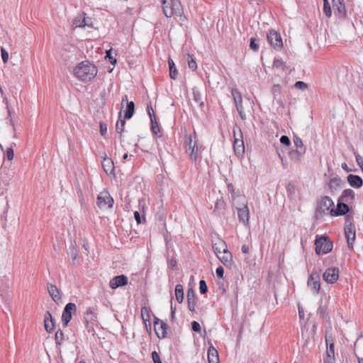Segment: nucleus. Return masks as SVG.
I'll return each instance as SVG.
<instances>
[{
	"mask_svg": "<svg viewBox=\"0 0 363 363\" xmlns=\"http://www.w3.org/2000/svg\"><path fill=\"white\" fill-rule=\"evenodd\" d=\"M98 73L96 66L89 62L84 60L78 63L73 70L74 76L82 82H90L94 79Z\"/></svg>",
	"mask_w": 363,
	"mask_h": 363,
	"instance_id": "nucleus-1",
	"label": "nucleus"
},
{
	"mask_svg": "<svg viewBox=\"0 0 363 363\" xmlns=\"http://www.w3.org/2000/svg\"><path fill=\"white\" fill-rule=\"evenodd\" d=\"M184 149L193 162H196L200 160L202 147L198 145L197 135L195 130H194L193 134L186 133L184 135Z\"/></svg>",
	"mask_w": 363,
	"mask_h": 363,
	"instance_id": "nucleus-2",
	"label": "nucleus"
},
{
	"mask_svg": "<svg viewBox=\"0 0 363 363\" xmlns=\"http://www.w3.org/2000/svg\"><path fill=\"white\" fill-rule=\"evenodd\" d=\"M163 13L167 18L174 16H181L183 13V7L180 0H160Z\"/></svg>",
	"mask_w": 363,
	"mask_h": 363,
	"instance_id": "nucleus-3",
	"label": "nucleus"
},
{
	"mask_svg": "<svg viewBox=\"0 0 363 363\" xmlns=\"http://www.w3.org/2000/svg\"><path fill=\"white\" fill-rule=\"evenodd\" d=\"M315 252L318 255H324L330 252L333 250V242L327 237L322 236L315 240Z\"/></svg>",
	"mask_w": 363,
	"mask_h": 363,
	"instance_id": "nucleus-4",
	"label": "nucleus"
},
{
	"mask_svg": "<svg viewBox=\"0 0 363 363\" xmlns=\"http://www.w3.org/2000/svg\"><path fill=\"white\" fill-rule=\"evenodd\" d=\"M96 203L101 209L109 208L113 206V199L107 190H103L97 196Z\"/></svg>",
	"mask_w": 363,
	"mask_h": 363,
	"instance_id": "nucleus-5",
	"label": "nucleus"
},
{
	"mask_svg": "<svg viewBox=\"0 0 363 363\" xmlns=\"http://www.w3.org/2000/svg\"><path fill=\"white\" fill-rule=\"evenodd\" d=\"M335 206L333 200L329 196H323L318 206V211L324 215H330L333 213Z\"/></svg>",
	"mask_w": 363,
	"mask_h": 363,
	"instance_id": "nucleus-6",
	"label": "nucleus"
},
{
	"mask_svg": "<svg viewBox=\"0 0 363 363\" xmlns=\"http://www.w3.org/2000/svg\"><path fill=\"white\" fill-rule=\"evenodd\" d=\"M238 133H237L235 130H233L234 134V141H233V150L235 154L240 157L245 152V145L242 140V135L241 133V130L240 128L238 129Z\"/></svg>",
	"mask_w": 363,
	"mask_h": 363,
	"instance_id": "nucleus-7",
	"label": "nucleus"
},
{
	"mask_svg": "<svg viewBox=\"0 0 363 363\" xmlns=\"http://www.w3.org/2000/svg\"><path fill=\"white\" fill-rule=\"evenodd\" d=\"M268 43L274 50H281L283 48V42L281 35L274 30H270L267 34Z\"/></svg>",
	"mask_w": 363,
	"mask_h": 363,
	"instance_id": "nucleus-8",
	"label": "nucleus"
},
{
	"mask_svg": "<svg viewBox=\"0 0 363 363\" xmlns=\"http://www.w3.org/2000/svg\"><path fill=\"white\" fill-rule=\"evenodd\" d=\"M344 231L349 248L353 249L354 242L356 238L355 226L352 223H346Z\"/></svg>",
	"mask_w": 363,
	"mask_h": 363,
	"instance_id": "nucleus-9",
	"label": "nucleus"
},
{
	"mask_svg": "<svg viewBox=\"0 0 363 363\" xmlns=\"http://www.w3.org/2000/svg\"><path fill=\"white\" fill-rule=\"evenodd\" d=\"M77 307L74 303H67L62 312V322L64 327H67L72 319V313L76 311Z\"/></svg>",
	"mask_w": 363,
	"mask_h": 363,
	"instance_id": "nucleus-10",
	"label": "nucleus"
},
{
	"mask_svg": "<svg viewBox=\"0 0 363 363\" xmlns=\"http://www.w3.org/2000/svg\"><path fill=\"white\" fill-rule=\"evenodd\" d=\"M339 269L335 267L328 268L323 273V277L325 281L328 284L335 283L339 278Z\"/></svg>",
	"mask_w": 363,
	"mask_h": 363,
	"instance_id": "nucleus-11",
	"label": "nucleus"
},
{
	"mask_svg": "<svg viewBox=\"0 0 363 363\" xmlns=\"http://www.w3.org/2000/svg\"><path fill=\"white\" fill-rule=\"evenodd\" d=\"M307 284L315 294H318L320 289L319 275L315 273H312L308 279Z\"/></svg>",
	"mask_w": 363,
	"mask_h": 363,
	"instance_id": "nucleus-12",
	"label": "nucleus"
},
{
	"mask_svg": "<svg viewBox=\"0 0 363 363\" xmlns=\"http://www.w3.org/2000/svg\"><path fill=\"white\" fill-rule=\"evenodd\" d=\"M48 291L53 301H55L57 304H59L62 302V293L56 285L48 284Z\"/></svg>",
	"mask_w": 363,
	"mask_h": 363,
	"instance_id": "nucleus-13",
	"label": "nucleus"
},
{
	"mask_svg": "<svg viewBox=\"0 0 363 363\" xmlns=\"http://www.w3.org/2000/svg\"><path fill=\"white\" fill-rule=\"evenodd\" d=\"M85 13L78 15L73 21V25L75 28H84L86 26L93 27L91 18H86Z\"/></svg>",
	"mask_w": 363,
	"mask_h": 363,
	"instance_id": "nucleus-14",
	"label": "nucleus"
},
{
	"mask_svg": "<svg viewBox=\"0 0 363 363\" xmlns=\"http://www.w3.org/2000/svg\"><path fill=\"white\" fill-rule=\"evenodd\" d=\"M128 284V277L123 274L116 276L109 281V286L112 289H117L120 286H125Z\"/></svg>",
	"mask_w": 363,
	"mask_h": 363,
	"instance_id": "nucleus-15",
	"label": "nucleus"
},
{
	"mask_svg": "<svg viewBox=\"0 0 363 363\" xmlns=\"http://www.w3.org/2000/svg\"><path fill=\"white\" fill-rule=\"evenodd\" d=\"M216 257L225 267L231 268L233 265V255L228 250L217 255Z\"/></svg>",
	"mask_w": 363,
	"mask_h": 363,
	"instance_id": "nucleus-16",
	"label": "nucleus"
},
{
	"mask_svg": "<svg viewBox=\"0 0 363 363\" xmlns=\"http://www.w3.org/2000/svg\"><path fill=\"white\" fill-rule=\"evenodd\" d=\"M155 331L159 338H164L167 334V325L160 320H157L154 323Z\"/></svg>",
	"mask_w": 363,
	"mask_h": 363,
	"instance_id": "nucleus-17",
	"label": "nucleus"
},
{
	"mask_svg": "<svg viewBox=\"0 0 363 363\" xmlns=\"http://www.w3.org/2000/svg\"><path fill=\"white\" fill-rule=\"evenodd\" d=\"M212 246L216 255L228 250L226 242L219 238L213 240Z\"/></svg>",
	"mask_w": 363,
	"mask_h": 363,
	"instance_id": "nucleus-18",
	"label": "nucleus"
},
{
	"mask_svg": "<svg viewBox=\"0 0 363 363\" xmlns=\"http://www.w3.org/2000/svg\"><path fill=\"white\" fill-rule=\"evenodd\" d=\"M238 216L240 222L244 225L248 224L250 211L247 203H243L242 207L238 208Z\"/></svg>",
	"mask_w": 363,
	"mask_h": 363,
	"instance_id": "nucleus-19",
	"label": "nucleus"
},
{
	"mask_svg": "<svg viewBox=\"0 0 363 363\" xmlns=\"http://www.w3.org/2000/svg\"><path fill=\"white\" fill-rule=\"evenodd\" d=\"M333 6L335 9V12H337L340 17H346L347 11L344 0H333Z\"/></svg>",
	"mask_w": 363,
	"mask_h": 363,
	"instance_id": "nucleus-20",
	"label": "nucleus"
},
{
	"mask_svg": "<svg viewBox=\"0 0 363 363\" xmlns=\"http://www.w3.org/2000/svg\"><path fill=\"white\" fill-rule=\"evenodd\" d=\"M187 302L189 309L194 312L196 306V295L194 289H189L187 291Z\"/></svg>",
	"mask_w": 363,
	"mask_h": 363,
	"instance_id": "nucleus-21",
	"label": "nucleus"
},
{
	"mask_svg": "<svg viewBox=\"0 0 363 363\" xmlns=\"http://www.w3.org/2000/svg\"><path fill=\"white\" fill-rule=\"evenodd\" d=\"M102 167L108 175L114 174V164L112 159L105 156L102 161Z\"/></svg>",
	"mask_w": 363,
	"mask_h": 363,
	"instance_id": "nucleus-22",
	"label": "nucleus"
},
{
	"mask_svg": "<svg viewBox=\"0 0 363 363\" xmlns=\"http://www.w3.org/2000/svg\"><path fill=\"white\" fill-rule=\"evenodd\" d=\"M84 322L86 323V327H88L89 324L94 323L97 320V313L93 308H87L84 313Z\"/></svg>",
	"mask_w": 363,
	"mask_h": 363,
	"instance_id": "nucleus-23",
	"label": "nucleus"
},
{
	"mask_svg": "<svg viewBox=\"0 0 363 363\" xmlns=\"http://www.w3.org/2000/svg\"><path fill=\"white\" fill-rule=\"evenodd\" d=\"M45 329L48 333H52L55 328L54 320L51 313L47 311L45 315L44 320Z\"/></svg>",
	"mask_w": 363,
	"mask_h": 363,
	"instance_id": "nucleus-24",
	"label": "nucleus"
},
{
	"mask_svg": "<svg viewBox=\"0 0 363 363\" xmlns=\"http://www.w3.org/2000/svg\"><path fill=\"white\" fill-rule=\"evenodd\" d=\"M208 363H219V357L217 350L213 347H209L208 350Z\"/></svg>",
	"mask_w": 363,
	"mask_h": 363,
	"instance_id": "nucleus-25",
	"label": "nucleus"
},
{
	"mask_svg": "<svg viewBox=\"0 0 363 363\" xmlns=\"http://www.w3.org/2000/svg\"><path fill=\"white\" fill-rule=\"evenodd\" d=\"M349 211V207L347 204L344 203H338L337 205V208H334L333 213H332V216H337L341 215H345Z\"/></svg>",
	"mask_w": 363,
	"mask_h": 363,
	"instance_id": "nucleus-26",
	"label": "nucleus"
},
{
	"mask_svg": "<svg viewBox=\"0 0 363 363\" xmlns=\"http://www.w3.org/2000/svg\"><path fill=\"white\" fill-rule=\"evenodd\" d=\"M347 181L350 185L354 188H359L362 185V179L357 175L350 174L347 177Z\"/></svg>",
	"mask_w": 363,
	"mask_h": 363,
	"instance_id": "nucleus-27",
	"label": "nucleus"
},
{
	"mask_svg": "<svg viewBox=\"0 0 363 363\" xmlns=\"http://www.w3.org/2000/svg\"><path fill=\"white\" fill-rule=\"evenodd\" d=\"M151 130L158 138L162 137V133L157 121L156 116H151Z\"/></svg>",
	"mask_w": 363,
	"mask_h": 363,
	"instance_id": "nucleus-28",
	"label": "nucleus"
},
{
	"mask_svg": "<svg viewBox=\"0 0 363 363\" xmlns=\"http://www.w3.org/2000/svg\"><path fill=\"white\" fill-rule=\"evenodd\" d=\"M225 209V203L223 199H218L216 201L213 213L218 215L223 214Z\"/></svg>",
	"mask_w": 363,
	"mask_h": 363,
	"instance_id": "nucleus-29",
	"label": "nucleus"
},
{
	"mask_svg": "<svg viewBox=\"0 0 363 363\" xmlns=\"http://www.w3.org/2000/svg\"><path fill=\"white\" fill-rule=\"evenodd\" d=\"M175 297L178 303H182L184 301V287L178 284L175 286Z\"/></svg>",
	"mask_w": 363,
	"mask_h": 363,
	"instance_id": "nucleus-30",
	"label": "nucleus"
},
{
	"mask_svg": "<svg viewBox=\"0 0 363 363\" xmlns=\"http://www.w3.org/2000/svg\"><path fill=\"white\" fill-rule=\"evenodd\" d=\"M168 65L169 69V76L172 79H175L177 78L178 72L176 69L174 62L171 58H169L168 60Z\"/></svg>",
	"mask_w": 363,
	"mask_h": 363,
	"instance_id": "nucleus-31",
	"label": "nucleus"
},
{
	"mask_svg": "<svg viewBox=\"0 0 363 363\" xmlns=\"http://www.w3.org/2000/svg\"><path fill=\"white\" fill-rule=\"evenodd\" d=\"M134 110H135V104H134L133 101L128 102L127 104V108H126V111H125V116H124L125 118H127V119L130 118L133 115Z\"/></svg>",
	"mask_w": 363,
	"mask_h": 363,
	"instance_id": "nucleus-32",
	"label": "nucleus"
},
{
	"mask_svg": "<svg viewBox=\"0 0 363 363\" xmlns=\"http://www.w3.org/2000/svg\"><path fill=\"white\" fill-rule=\"evenodd\" d=\"M233 99L235 101V105L242 104V99L241 94L236 89H233L231 91Z\"/></svg>",
	"mask_w": 363,
	"mask_h": 363,
	"instance_id": "nucleus-33",
	"label": "nucleus"
},
{
	"mask_svg": "<svg viewBox=\"0 0 363 363\" xmlns=\"http://www.w3.org/2000/svg\"><path fill=\"white\" fill-rule=\"evenodd\" d=\"M125 125V120H119V121H118L117 123H116V132L118 133H119L120 135H121L122 133L124 130Z\"/></svg>",
	"mask_w": 363,
	"mask_h": 363,
	"instance_id": "nucleus-34",
	"label": "nucleus"
},
{
	"mask_svg": "<svg viewBox=\"0 0 363 363\" xmlns=\"http://www.w3.org/2000/svg\"><path fill=\"white\" fill-rule=\"evenodd\" d=\"M188 66L193 71L197 69V64L191 55H188Z\"/></svg>",
	"mask_w": 363,
	"mask_h": 363,
	"instance_id": "nucleus-35",
	"label": "nucleus"
},
{
	"mask_svg": "<svg viewBox=\"0 0 363 363\" xmlns=\"http://www.w3.org/2000/svg\"><path fill=\"white\" fill-rule=\"evenodd\" d=\"M64 334L62 330H58L55 335V342L57 344L60 345L61 344L62 341L64 339Z\"/></svg>",
	"mask_w": 363,
	"mask_h": 363,
	"instance_id": "nucleus-36",
	"label": "nucleus"
},
{
	"mask_svg": "<svg viewBox=\"0 0 363 363\" xmlns=\"http://www.w3.org/2000/svg\"><path fill=\"white\" fill-rule=\"evenodd\" d=\"M273 67L277 69H284L285 67V64L281 60L275 59L273 62Z\"/></svg>",
	"mask_w": 363,
	"mask_h": 363,
	"instance_id": "nucleus-37",
	"label": "nucleus"
},
{
	"mask_svg": "<svg viewBox=\"0 0 363 363\" xmlns=\"http://www.w3.org/2000/svg\"><path fill=\"white\" fill-rule=\"evenodd\" d=\"M294 143L296 148L303 149V151L305 150L303 140L299 137H295L294 138Z\"/></svg>",
	"mask_w": 363,
	"mask_h": 363,
	"instance_id": "nucleus-38",
	"label": "nucleus"
},
{
	"mask_svg": "<svg viewBox=\"0 0 363 363\" xmlns=\"http://www.w3.org/2000/svg\"><path fill=\"white\" fill-rule=\"evenodd\" d=\"M236 108L240 114V118L242 120H245L246 119V113L243 109L242 104H237Z\"/></svg>",
	"mask_w": 363,
	"mask_h": 363,
	"instance_id": "nucleus-39",
	"label": "nucleus"
},
{
	"mask_svg": "<svg viewBox=\"0 0 363 363\" xmlns=\"http://www.w3.org/2000/svg\"><path fill=\"white\" fill-rule=\"evenodd\" d=\"M330 356L335 357V345H334V343L333 341L329 345V347L327 350L325 357H330Z\"/></svg>",
	"mask_w": 363,
	"mask_h": 363,
	"instance_id": "nucleus-40",
	"label": "nucleus"
},
{
	"mask_svg": "<svg viewBox=\"0 0 363 363\" xmlns=\"http://www.w3.org/2000/svg\"><path fill=\"white\" fill-rule=\"evenodd\" d=\"M294 87L298 89L305 90L308 89V85L303 82L298 81L294 84Z\"/></svg>",
	"mask_w": 363,
	"mask_h": 363,
	"instance_id": "nucleus-41",
	"label": "nucleus"
},
{
	"mask_svg": "<svg viewBox=\"0 0 363 363\" xmlns=\"http://www.w3.org/2000/svg\"><path fill=\"white\" fill-rule=\"evenodd\" d=\"M323 12L328 17H330L332 15V11L331 8L330 6L329 3H324L323 4Z\"/></svg>",
	"mask_w": 363,
	"mask_h": 363,
	"instance_id": "nucleus-42",
	"label": "nucleus"
},
{
	"mask_svg": "<svg viewBox=\"0 0 363 363\" xmlns=\"http://www.w3.org/2000/svg\"><path fill=\"white\" fill-rule=\"evenodd\" d=\"M207 289H208V287H207L206 281L204 280H201L199 281V290H200V292L201 294H205V293H206Z\"/></svg>",
	"mask_w": 363,
	"mask_h": 363,
	"instance_id": "nucleus-43",
	"label": "nucleus"
},
{
	"mask_svg": "<svg viewBox=\"0 0 363 363\" xmlns=\"http://www.w3.org/2000/svg\"><path fill=\"white\" fill-rule=\"evenodd\" d=\"M250 41V48L254 51H257L259 49V45L256 43V39L254 38H251Z\"/></svg>",
	"mask_w": 363,
	"mask_h": 363,
	"instance_id": "nucleus-44",
	"label": "nucleus"
},
{
	"mask_svg": "<svg viewBox=\"0 0 363 363\" xmlns=\"http://www.w3.org/2000/svg\"><path fill=\"white\" fill-rule=\"evenodd\" d=\"M1 58L4 63H7L9 61V53L6 52V50L4 48H1Z\"/></svg>",
	"mask_w": 363,
	"mask_h": 363,
	"instance_id": "nucleus-45",
	"label": "nucleus"
},
{
	"mask_svg": "<svg viewBox=\"0 0 363 363\" xmlns=\"http://www.w3.org/2000/svg\"><path fill=\"white\" fill-rule=\"evenodd\" d=\"M280 143L285 145V146H289L291 144V141L286 135H282L280 138Z\"/></svg>",
	"mask_w": 363,
	"mask_h": 363,
	"instance_id": "nucleus-46",
	"label": "nucleus"
},
{
	"mask_svg": "<svg viewBox=\"0 0 363 363\" xmlns=\"http://www.w3.org/2000/svg\"><path fill=\"white\" fill-rule=\"evenodd\" d=\"M6 157L9 160H13L14 157V152L13 148L10 147L6 150Z\"/></svg>",
	"mask_w": 363,
	"mask_h": 363,
	"instance_id": "nucleus-47",
	"label": "nucleus"
},
{
	"mask_svg": "<svg viewBox=\"0 0 363 363\" xmlns=\"http://www.w3.org/2000/svg\"><path fill=\"white\" fill-rule=\"evenodd\" d=\"M152 358L154 363H162L160 357L157 352L154 351L152 352Z\"/></svg>",
	"mask_w": 363,
	"mask_h": 363,
	"instance_id": "nucleus-48",
	"label": "nucleus"
},
{
	"mask_svg": "<svg viewBox=\"0 0 363 363\" xmlns=\"http://www.w3.org/2000/svg\"><path fill=\"white\" fill-rule=\"evenodd\" d=\"M191 328L192 330L195 332H200L201 331V326L200 324L196 321H193L191 323Z\"/></svg>",
	"mask_w": 363,
	"mask_h": 363,
	"instance_id": "nucleus-49",
	"label": "nucleus"
},
{
	"mask_svg": "<svg viewBox=\"0 0 363 363\" xmlns=\"http://www.w3.org/2000/svg\"><path fill=\"white\" fill-rule=\"evenodd\" d=\"M216 272L217 276L219 278H223V277L224 269H223V268L221 266H219L218 267H217Z\"/></svg>",
	"mask_w": 363,
	"mask_h": 363,
	"instance_id": "nucleus-50",
	"label": "nucleus"
},
{
	"mask_svg": "<svg viewBox=\"0 0 363 363\" xmlns=\"http://www.w3.org/2000/svg\"><path fill=\"white\" fill-rule=\"evenodd\" d=\"M323 363H335V357H325L323 359Z\"/></svg>",
	"mask_w": 363,
	"mask_h": 363,
	"instance_id": "nucleus-51",
	"label": "nucleus"
},
{
	"mask_svg": "<svg viewBox=\"0 0 363 363\" xmlns=\"http://www.w3.org/2000/svg\"><path fill=\"white\" fill-rule=\"evenodd\" d=\"M147 113L150 116V118L151 119V116H155V113H154V110L152 108V104H150L147 105Z\"/></svg>",
	"mask_w": 363,
	"mask_h": 363,
	"instance_id": "nucleus-52",
	"label": "nucleus"
},
{
	"mask_svg": "<svg viewBox=\"0 0 363 363\" xmlns=\"http://www.w3.org/2000/svg\"><path fill=\"white\" fill-rule=\"evenodd\" d=\"M134 218L138 224H140L142 223L140 214L138 211L134 212Z\"/></svg>",
	"mask_w": 363,
	"mask_h": 363,
	"instance_id": "nucleus-53",
	"label": "nucleus"
},
{
	"mask_svg": "<svg viewBox=\"0 0 363 363\" xmlns=\"http://www.w3.org/2000/svg\"><path fill=\"white\" fill-rule=\"evenodd\" d=\"M111 50H107L106 51V57H108L110 62L112 63V64H114L116 62V60L114 59L111 55Z\"/></svg>",
	"mask_w": 363,
	"mask_h": 363,
	"instance_id": "nucleus-54",
	"label": "nucleus"
},
{
	"mask_svg": "<svg viewBox=\"0 0 363 363\" xmlns=\"http://www.w3.org/2000/svg\"><path fill=\"white\" fill-rule=\"evenodd\" d=\"M106 130H107L106 125L104 123H100V132H101V135H104L106 133Z\"/></svg>",
	"mask_w": 363,
	"mask_h": 363,
	"instance_id": "nucleus-55",
	"label": "nucleus"
},
{
	"mask_svg": "<svg viewBox=\"0 0 363 363\" xmlns=\"http://www.w3.org/2000/svg\"><path fill=\"white\" fill-rule=\"evenodd\" d=\"M241 251L244 254H247L250 252V247L247 245H243L241 247Z\"/></svg>",
	"mask_w": 363,
	"mask_h": 363,
	"instance_id": "nucleus-56",
	"label": "nucleus"
},
{
	"mask_svg": "<svg viewBox=\"0 0 363 363\" xmlns=\"http://www.w3.org/2000/svg\"><path fill=\"white\" fill-rule=\"evenodd\" d=\"M356 161L360 167L361 166H363V160L359 155H356Z\"/></svg>",
	"mask_w": 363,
	"mask_h": 363,
	"instance_id": "nucleus-57",
	"label": "nucleus"
},
{
	"mask_svg": "<svg viewBox=\"0 0 363 363\" xmlns=\"http://www.w3.org/2000/svg\"><path fill=\"white\" fill-rule=\"evenodd\" d=\"M281 91V86L279 84H274L272 88V92L274 94L276 92L279 93Z\"/></svg>",
	"mask_w": 363,
	"mask_h": 363,
	"instance_id": "nucleus-58",
	"label": "nucleus"
},
{
	"mask_svg": "<svg viewBox=\"0 0 363 363\" xmlns=\"http://www.w3.org/2000/svg\"><path fill=\"white\" fill-rule=\"evenodd\" d=\"M354 194V192H353V191H352V190H351V189H347V190H345V196H347V195H351V194Z\"/></svg>",
	"mask_w": 363,
	"mask_h": 363,
	"instance_id": "nucleus-59",
	"label": "nucleus"
},
{
	"mask_svg": "<svg viewBox=\"0 0 363 363\" xmlns=\"http://www.w3.org/2000/svg\"><path fill=\"white\" fill-rule=\"evenodd\" d=\"M169 264L172 267H174L177 265V262L174 259H172L170 260Z\"/></svg>",
	"mask_w": 363,
	"mask_h": 363,
	"instance_id": "nucleus-60",
	"label": "nucleus"
},
{
	"mask_svg": "<svg viewBox=\"0 0 363 363\" xmlns=\"http://www.w3.org/2000/svg\"><path fill=\"white\" fill-rule=\"evenodd\" d=\"M358 362H359V363H363V358H362V357H359V358H358Z\"/></svg>",
	"mask_w": 363,
	"mask_h": 363,
	"instance_id": "nucleus-61",
	"label": "nucleus"
},
{
	"mask_svg": "<svg viewBox=\"0 0 363 363\" xmlns=\"http://www.w3.org/2000/svg\"><path fill=\"white\" fill-rule=\"evenodd\" d=\"M174 315H175V312L174 311H171V316H172V318L174 319Z\"/></svg>",
	"mask_w": 363,
	"mask_h": 363,
	"instance_id": "nucleus-62",
	"label": "nucleus"
},
{
	"mask_svg": "<svg viewBox=\"0 0 363 363\" xmlns=\"http://www.w3.org/2000/svg\"><path fill=\"white\" fill-rule=\"evenodd\" d=\"M128 157V155L127 153H125V154H124L123 158V160H127Z\"/></svg>",
	"mask_w": 363,
	"mask_h": 363,
	"instance_id": "nucleus-63",
	"label": "nucleus"
},
{
	"mask_svg": "<svg viewBox=\"0 0 363 363\" xmlns=\"http://www.w3.org/2000/svg\"><path fill=\"white\" fill-rule=\"evenodd\" d=\"M228 188L229 190L230 189H233V185L232 184H228Z\"/></svg>",
	"mask_w": 363,
	"mask_h": 363,
	"instance_id": "nucleus-64",
	"label": "nucleus"
}]
</instances>
